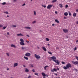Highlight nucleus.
Listing matches in <instances>:
<instances>
[{"label":"nucleus","mask_w":78,"mask_h":78,"mask_svg":"<svg viewBox=\"0 0 78 78\" xmlns=\"http://www.w3.org/2000/svg\"><path fill=\"white\" fill-rule=\"evenodd\" d=\"M50 58L51 59V60H53L54 62H55V63H56L57 64V65H59V63L60 62L59 61V60H56V58L55 57L52 56V57H50Z\"/></svg>","instance_id":"nucleus-1"},{"label":"nucleus","mask_w":78,"mask_h":78,"mask_svg":"<svg viewBox=\"0 0 78 78\" xmlns=\"http://www.w3.org/2000/svg\"><path fill=\"white\" fill-rule=\"evenodd\" d=\"M72 67V65H71V64L70 63H68L66 65V66H64L63 67V69H65V70H67L68 69H69L70 67Z\"/></svg>","instance_id":"nucleus-2"},{"label":"nucleus","mask_w":78,"mask_h":78,"mask_svg":"<svg viewBox=\"0 0 78 78\" xmlns=\"http://www.w3.org/2000/svg\"><path fill=\"white\" fill-rule=\"evenodd\" d=\"M25 56H27V57H30L31 56V54L30 53L27 52L25 54Z\"/></svg>","instance_id":"nucleus-3"},{"label":"nucleus","mask_w":78,"mask_h":78,"mask_svg":"<svg viewBox=\"0 0 78 78\" xmlns=\"http://www.w3.org/2000/svg\"><path fill=\"white\" fill-rule=\"evenodd\" d=\"M34 56L36 59H40L41 58L40 56L37 55L36 54H34Z\"/></svg>","instance_id":"nucleus-4"},{"label":"nucleus","mask_w":78,"mask_h":78,"mask_svg":"<svg viewBox=\"0 0 78 78\" xmlns=\"http://www.w3.org/2000/svg\"><path fill=\"white\" fill-rule=\"evenodd\" d=\"M72 63L73 64H75V65H76V64L78 65V61H76L75 62L72 61Z\"/></svg>","instance_id":"nucleus-5"},{"label":"nucleus","mask_w":78,"mask_h":78,"mask_svg":"<svg viewBox=\"0 0 78 78\" xmlns=\"http://www.w3.org/2000/svg\"><path fill=\"white\" fill-rule=\"evenodd\" d=\"M53 6V5H48L47 6V9H51V8Z\"/></svg>","instance_id":"nucleus-6"},{"label":"nucleus","mask_w":78,"mask_h":78,"mask_svg":"<svg viewBox=\"0 0 78 78\" xmlns=\"http://www.w3.org/2000/svg\"><path fill=\"white\" fill-rule=\"evenodd\" d=\"M63 31L64 33H68L69 32V30L67 29H63Z\"/></svg>","instance_id":"nucleus-7"},{"label":"nucleus","mask_w":78,"mask_h":78,"mask_svg":"<svg viewBox=\"0 0 78 78\" xmlns=\"http://www.w3.org/2000/svg\"><path fill=\"white\" fill-rule=\"evenodd\" d=\"M24 42H21L20 43V45H25V43Z\"/></svg>","instance_id":"nucleus-8"},{"label":"nucleus","mask_w":78,"mask_h":78,"mask_svg":"<svg viewBox=\"0 0 78 78\" xmlns=\"http://www.w3.org/2000/svg\"><path fill=\"white\" fill-rule=\"evenodd\" d=\"M18 66V63H15L14 64V65H13V67H17V66Z\"/></svg>","instance_id":"nucleus-9"},{"label":"nucleus","mask_w":78,"mask_h":78,"mask_svg":"<svg viewBox=\"0 0 78 78\" xmlns=\"http://www.w3.org/2000/svg\"><path fill=\"white\" fill-rule=\"evenodd\" d=\"M11 47H14V48H16V45L12 44L11 45Z\"/></svg>","instance_id":"nucleus-10"},{"label":"nucleus","mask_w":78,"mask_h":78,"mask_svg":"<svg viewBox=\"0 0 78 78\" xmlns=\"http://www.w3.org/2000/svg\"><path fill=\"white\" fill-rule=\"evenodd\" d=\"M17 36H23V35L22 34H17Z\"/></svg>","instance_id":"nucleus-11"},{"label":"nucleus","mask_w":78,"mask_h":78,"mask_svg":"<svg viewBox=\"0 0 78 78\" xmlns=\"http://www.w3.org/2000/svg\"><path fill=\"white\" fill-rule=\"evenodd\" d=\"M42 48L43 50H44L45 51H47V49H46V48H45V47H42Z\"/></svg>","instance_id":"nucleus-12"},{"label":"nucleus","mask_w":78,"mask_h":78,"mask_svg":"<svg viewBox=\"0 0 78 78\" xmlns=\"http://www.w3.org/2000/svg\"><path fill=\"white\" fill-rule=\"evenodd\" d=\"M25 72H29V70H28V69L26 68L25 70Z\"/></svg>","instance_id":"nucleus-13"},{"label":"nucleus","mask_w":78,"mask_h":78,"mask_svg":"<svg viewBox=\"0 0 78 78\" xmlns=\"http://www.w3.org/2000/svg\"><path fill=\"white\" fill-rule=\"evenodd\" d=\"M64 15L66 16H68V13L67 12H65L64 13Z\"/></svg>","instance_id":"nucleus-14"},{"label":"nucleus","mask_w":78,"mask_h":78,"mask_svg":"<svg viewBox=\"0 0 78 78\" xmlns=\"http://www.w3.org/2000/svg\"><path fill=\"white\" fill-rule=\"evenodd\" d=\"M23 58L24 59H25L26 60H28V58L25 56H24Z\"/></svg>","instance_id":"nucleus-15"},{"label":"nucleus","mask_w":78,"mask_h":78,"mask_svg":"<svg viewBox=\"0 0 78 78\" xmlns=\"http://www.w3.org/2000/svg\"><path fill=\"white\" fill-rule=\"evenodd\" d=\"M55 22H56L57 23H59V21L56 19L55 20Z\"/></svg>","instance_id":"nucleus-16"},{"label":"nucleus","mask_w":78,"mask_h":78,"mask_svg":"<svg viewBox=\"0 0 78 78\" xmlns=\"http://www.w3.org/2000/svg\"><path fill=\"white\" fill-rule=\"evenodd\" d=\"M76 13H74L73 14V16L76 17Z\"/></svg>","instance_id":"nucleus-17"},{"label":"nucleus","mask_w":78,"mask_h":78,"mask_svg":"<svg viewBox=\"0 0 78 78\" xmlns=\"http://www.w3.org/2000/svg\"><path fill=\"white\" fill-rule=\"evenodd\" d=\"M25 28L26 29H31V27H25Z\"/></svg>","instance_id":"nucleus-18"},{"label":"nucleus","mask_w":78,"mask_h":78,"mask_svg":"<svg viewBox=\"0 0 78 78\" xmlns=\"http://www.w3.org/2000/svg\"><path fill=\"white\" fill-rule=\"evenodd\" d=\"M41 74L44 76H46V75H45V74L44 73H42Z\"/></svg>","instance_id":"nucleus-19"},{"label":"nucleus","mask_w":78,"mask_h":78,"mask_svg":"<svg viewBox=\"0 0 78 78\" xmlns=\"http://www.w3.org/2000/svg\"><path fill=\"white\" fill-rule=\"evenodd\" d=\"M4 14H9V12H4Z\"/></svg>","instance_id":"nucleus-20"},{"label":"nucleus","mask_w":78,"mask_h":78,"mask_svg":"<svg viewBox=\"0 0 78 78\" xmlns=\"http://www.w3.org/2000/svg\"><path fill=\"white\" fill-rule=\"evenodd\" d=\"M47 67H48V66H45V67H44V70H47L46 69L47 68Z\"/></svg>","instance_id":"nucleus-21"},{"label":"nucleus","mask_w":78,"mask_h":78,"mask_svg":"<svg viewBox=\"0 0 78 78\" xmlns=\"http://www.w3.org/2000/svg\"><path fill=\"white\" fill-rule=\"evenodd\" d=\"M57 0H54L52 1V3H56Z\"/></svg>","instance_id":"nucleus-22"},{"label":"nucleus","mask_w":78,"mask_h":78,"mask_svg":"<svg viewBox=\"0 0 78 78\" xmlns=\"http://www.w3.org/2000/svg\"><path fill=\"white\" fill-rule=\"evenodd\" d=\"M29 66L30 67H33V65L32 64H30L29 65Z\"/></svg>","instance_id":"nucleus-23"},{"label":"nucleus","mask_w":78,"mask_h":78,"mask_svg":"<svg viewBox=\"0 0 78 78\" xmlns=\"http://www.w3.org/2000/svg\"><path fill=\"white\" fill-rule=\"evenodd\" d=\"M46 41H50V39L48 38H46Z\"/></svg>","instance_id":"nucleus-24"},{"label":"nucleus","mask_w":78,"mask_h":78,"mask_svg":"<svg viewBox=\"0 0 78 78\" xmlns=\"http://www.w3.org/2000/svg\"><path fill=\"white\" fill-rule=\"evenodd\" d=\"M20 41H21V42H24V41L23 40V39L22 38L20 39Z\"/></svg>","instance_id":"nucleus-25"},{"label":"nucleus","mask_w":78,"mask_h":78,"mask_svg":"<svg viewBox=\"0 0 78 78\" xmlns=\"http://www.w3.org/2000/svg\"><path fill=\"white\" fill-rule=\"evenodd\" d=\"M59 5L60 8H62V4H60Z\"/></svg>","instance_id":"nucleus-26"},{"label":"nucleus","mask_w":78,"mask_h":78,"mask_svg":"<svg viewBox=\"0 0 78 78\" xmlns=\"http://www.w3.org/2000/svg\"><path fill=\"white\" fill-rule=\"evenodd\" d=\"M7 27H3V30H5V29H6V28Z\"/></svg>","instance_id":"nucleus-27"},{"label":"nucleus","mask_w":78,"mask_h":78,"mask_svg":"<svg viewBox=\"0 0 78 78\" xmlns=\"http://www.w3.org/2000/svg\"><path fill=\"white\" fill-rule=\"evenodd\" d=\"M6 55H7V56H9V53H6Z\"/></svg>","instance_id":"nucleus-28"},{"label":"nucleus","mask_w":78,"mask_h":78,"mask_svg":"<svg viewBox=\"0 0 78 78\" xmlns=\"http://www.w3.org/2000/svg\"><path fill=\"white\" fill-rule=\"evenodd\" d=\"M54 70L55 72H57V69L55 68H54Z\"/></svg>","instance_id":"nucleus-29"},{"label":"nucleus","mask_w":78,"mask_h":78,"mask_svg":"<svg viewBox=\"0 0 78 78\" xmlns=\"http://www.w3.org/2000/svg\"><path fill=\"white\" fill-rule=\"evenodd\" d=\"M48 53H49V54H50V55H52V53L50 51L48 52Z\"/></svg>","instance_id":"nucleus-30"},{"label":"nucleus","mask_w":78,"mask_h":78,"mask_svg":"<svg viewBox=\"0 0 78 78\" xmlns=\"http://www.w3.org/2000/svg\"><path fill=\"white\" fill-rule=\"evenodd\" d=\"M76 59L77 60V61H78V56H76Z\"/></svg>","instance_id":"nucleus-31"},{"label":"nucleus","mask_w":78,"mask_h":78,"mask_svg":"<svg viewBox=\"0 0 78 78\" xmlns=\"http://www.w3.org/2000/svg\"><path fill=\"white\" fill-rule=\"evenodd\" d=\"M2 5H5L6 4V2H3L2 3Z\"/></svg>","instance_id":"nucleus-32"},{"label":"nucleus","mask_w":78,"mask_h":78,"mask_svg":"<svg viewBox=\"0 0 78 78\" xmlns=\"http://www.w3.org/2000/svg\"><path fill=\"white\" fill-rule=\"evenodd\" d=\"M34 74L35 75H37V76H39L38 73H34Z\"/></svg>","instance_id":"nucleus-33"},{"label":"nucleus","mask_w":78,"mask_h":78,"mask_svg":"<svg viewBox=\"0 0 78 78\" xmlns=\"http://www.w3.org/2000/svg\"><path fill=\"white\" fill-rule=\"evenodd\" d=\"M68 13L69 14V16H71V13L70 12H69Z\"/></svg>","instance_id":"nucleus-34"},{"label":"nucleus","mask_w":78,"mask_h":78,"mask_svg":"<svg viewBox=\"0 0 78 78\" xmlns=\"http://www.w3.org/2000/svg\"><path fill=\"white\" fill-rule=\"evenodd\" d=\"M42 6H43L44 8H46V5H42Z\"/></svg>","instance_id":"nucleus-35"},{"label":"nucleus","mask_w":78,"mask_h":78,"mask_svg":"<svg viewBox=\"0 0 78 78\" xmlns=\"http://www.w3.org/2000/svg\"><path fill=\"white\" fill-rule=\"evenodd\" d=\"M22 50H24V49H26V48H25V47H22Z\"/></svg>","instance_id":"nucleus-36"},{"label":"nucleus","mask_w":78,"mask_h":78,"mask_svg":"<svg viewBox=\"0 0 78 78\" xmlns=\"http://www.w3.org/2000/svg\"><path fill=\"white\" fill-rule=\"evenodd\" d=\"M12 27H13L14 28H16V25H12Z\"/></svg>","instance_id":"nucleus-37"},{"label":"nucleus","mask_w":78,"mask_h":78,"mask_svg":"<svg viewBox=\"0 0 78 78\" xmlns=\"http://www.w3.org/2000/svg\"><path fill=\"white\" fill-rule=\"evenodd\" d=\"M34 15H36V11H34Z\"/></svg>","instance_id":"nucleus-38"},{"label":"nucleus","mask_w":78,"mask_h":78,"mask_svg":"<svg viewBox=\"0 0 78 78\" xmlns=\"http://www.w3.org/2000/svg\"><path fill=\"white\" fill-rule=\"evenodd\" d=\"M65 7L66 8H68V5H66L65 6Z\"/></svg>","instance_id":"nucleus-39"},{"label":"nucleus","mask_w":78,"mask_h":78,"mask_svg":"<svg viewBox=\"0 0 78 78\" xmlns=\"http://www.w3.org/2000/svg\"><path fill=\"white\" fill-rule=\"evenodd\" d=\"M51 71L52 72H53V73L54 72V69H51Z\"/></svg>","instance_id":"nucleus-40"},{"label":"nucleus","mask_w":78,"mask_h":78,"mask_svg":"<svg viewBox=\"0 0 78 78\" xmlns=\"http://www.w3.org/2000/svg\"><path fill=\"white\" fill-rule=\"evenodd\" d=\"M36 21H33V22H32V23H36Z\"/></svg>","instance_id":"nucleus-41"},{"label":"nucleus","mask_w":78,"mask_h":78,"mask_svg":"<svg viewBox=\"0 0 78 78\" xmlns=\"http://www.w3.org/2000/svg\"><path fill=\"white\" fill-rule=\"evenodd\" d=\"M62 64H65V62H62Z\"/></svg>","instance_id":"nucleus-42"},{"label":"nucleus","mask_w":78,"mask_h":78,"mask_svg":"<svg viewBox=\"0 0 78 78\" xmlns=\"http://www.w3.org/2000/svg\"><path fill=\"white\" fill-rule=\"evenodd\" d=\"M31 78V76H29L28 78Z\"/></svg>","instance_id":"nucleus-43"},{"label":"nucleus","mask_w":78,"mask_h":78,"mask_svg":"<svg viewBox=\"0 0 78 78\" xmlns=\"http://www.w3.org/2000/svg\"><path fill=\"white\" fill-rule=\"evenodd\" d=\"M32 71H33V72H35V70L34 69H33Z\"/></svg>","instance_id":"nucleus-44"},{"label":"nucleus","mask_w":78,"mask_h":78,"mask_svg":"<svg viewBox=\"0 0 78 78\" xmlns=\"http://www.w3.org/2000/svg\"><path fill=\"white\" fill-rule=\"evenodd\" d=\"M3 27V25H0V28H1V27Z\"/></svg>","instance_id":"nucleus-45"},{"label":"nucleus","mask_w":78,"mask_h":78,"mask_svg":"<svg viewBox=\"0 0 78 78\" xmlns=\"http://www.w3.org/2000/svg\"><path fill=\"white\" fill-rule=\"evenodd\" d=\"M7 35H9V32H7Z\"/></svg>","instance_id":"nucleus-46"},{"label":"nucleus","mask_w":78,"mask_h":78,"mask_svg":"<svg viewBox=\"0 0 78 78\" xmlns=\"http://www.w3.org/2000/svg\"><path fill=\"white\" fill-rule=\"evenodd\" d=\"M25 5H26V4H25V3H24L22 5V6H25Z\"/></svg>","instance_id":"nucleus-47"},{"label":"nucleus","mask_w":78,"mask_h":78,"mask_svg":"<svg viewBox=\"0 0 78 78\" xmlns=\"http://www.w3.org/2000/svg\"><path fill=\"white\" fill-rule=\"evenodd\" d=\"M76 50V48L75 47L74 49V51H75V50Z\"/></svg>","instance_id":"nucleus-48"},{"label":"nucleus","mask_w":78,"mask_h":78,"mask_svg":"<svg viewBox=\"0 0 78 78\" xmlns=\"http://www.w3.org/2000/svg\"><path fill=\"white\" fill-rule=\"evenodd\" d=\"M76 12H78V9H77L76 10Z\"/></svg>","instance_id":"nucleus-49"},{"label":"nucleus","mask_w":78,"mask_h":78,"mask_svg":"<svg viewBox=\"0 0 78 78\" xmlns=\"http://www.w3.org/2000/svg\"><path fill=\"white\" fill-rule=\"evenodd\" d=\"M55 75H56V76H57V75H58V74L57 73H54Z\"/></svg>","instance_id":"nucleus-50"},{"label":"nucleus","mask_w":78,"mask_h":78,"mask_svg":"<svg viewBox=\"0 0 78 78\" xmlns=\"http://www.w3.org/2000/svg\"><path fill=\"white\" fill-rule=\"evenodd\" d=\"M17 1V0H13V2H16Z\"/></svg>","instance_id":"nucleus-51"},{"label":"nucleus","mask_w":78,"mask_h":78,"mask_svg":"<svg viewBox=\"0 0 78 78\" xmlns=\"http://www.w3.org/2000/svg\"><path fill=\"white\" fill-rule=\"evenodd\" d=\"M56 50H58V49H59V48L58 47L56 48Z\"/></svg>","instance_id":"nucleus-52"},{"label":"nucleus","mask_w":78,"mask_h":78,"mask_svg":"<svg viewBox=\"0 0 78 78\" xmlns=\"http://www.w3.org/2000/svg\"><path fill=\"white\" fill-rule=\"evenodd\" d=\"M75 70L76 72H77V71H78V70H77V69H75Z\"/></svg>","instance_id":"nucleus-53"},{"label":"nucleus","mask_w":78,"mask_h":78,"mask_svg":"<svg viewBox=\"0 0 78 78\" xmlns=\"http://www.w3.org/2000/svg\"><path fill=\"white\" fill-rule=\"evenodd\" d=\"M64 19H67V17H64Z\"/></svg>","instance_id":"nucleus-54"},{"label":"nucleus","mask_w":78,"mask_h":78,"mask_svg":"<svg viewBox=\"0 0 78 78\" xmlns=\"http://www.w3.org/2000/svg\"><path fill=\"white\" fill-rule=\"evenodd\" d=\"M26 42H27V43H29V41H26Z\"/></svg>","instance_id":"nucleus-55"},{"label":"nucleus","mask_w":78,"mask_h":78,"mask_svg":"<svg viewBox=\"0 0 78 78\" xmlns=\"http://www.w3.org/2000/svg\"><path fill=\"white\" fill-rule=\"evenodd\" d=\"M55 14H58V12H56V11H55Z\"/></svg>","instance_id":"nucleus-56"},{"label":"nucleus","mask_w":78,"mask_h":78,"mask_svg":"<svg viewBox=\"0 0 78 78\" xmlns=\"http://www.w3.org/2000/svg\"><path fill=\"white\" fill-rule=\"evenodd\" d=\"M57 70H59V68H57Z\"/></svg>","instance_id":"nucleus-57"},{"label":"nucleus","mask_w":78,"mask_h":78,"mask_svg":"<svg viewBox=\"0 0 78 78\" xmlns=\"http://www.w3.org/2000/svg\"><path fill=\"white\" fill-rule=\"evenodd\" d=\"M52 26H55V24H52Z\"/></svg>","instance_id":"nucleus-58"},{"label":"nucleus","mask_w":78,"mask_h":78,"mask_svg":"<svg viewBox=\"0 0 78 78\" xmlns=\"http://www.w3.org/2000/svg\"><path fill=\"white\" fill-rule=\"evenodd\" d=\"M23 67H25L26 66H25V65H23Z\"/></svg>","instance_id":"nucleus-59"},{"label":"nucleus","mask_w":78,"mask_h":78,"mask_svg":"<svg viewBox=\"0 0 78 78\" xmlns=\"http://www.w3.org/2000/svg\"><path fill=\"white\" fill-rule=\"evenodd\" d=\"M7 70H9V69L8 68H7Z\"/></svg>","instance_id":"nucleus-60"},{"label":"nucleus","mask_w":78,"mask_h":78,"mask_svg":"<svg viewBox=\"0 0 78 78\" xmlns=\"http://www.w3.org/2000/svg\"><path fill=\"white\" fill-rule=\"evenodd\" d=\"M76 23H77V24H78V21L76 22Z\"/></svg>","instance_id":"nucleus-61"},{"label":"nucleus","mask_w":78,"mask_h":78,"mask_svg":"<svg viewBox=\"0 0 78 78\" xmlns=\"http://www.w3.org/2000/svg\"><path fill=\"white\" fill-rule=\"evenodd\" d=\"M76 42H78V40H77L76 41Z\"/></svg>","instance_id":"nucleus-62"},{"label":"nucleus","mask_w":78,"mask_h":78,"mask_svg":"<svg viewBox=\"0 0 78 78\" xmlns=\"http://www.w3.org/2000/svg\"><path fill=\"white\" fill-rule=\"evenodd\" d=\"M37 48H38V49H39L40 48L39 47H37Z\"/></svg>","instance_id":"nucleus-63"},{"label":"nucleus","mask_w":78,"mask_h":78,"mask_svg":"<svg viewBox=\"0 0 78 78\" xmlns=\"http://www.w3.org/2000/svg\"><path fill=\"white\" fill-rule=\"evenodd\" d=\"M7 17H9V16L7 15Z\"/></svg>","instance_id":"nucleus-64"}]
</instances>
